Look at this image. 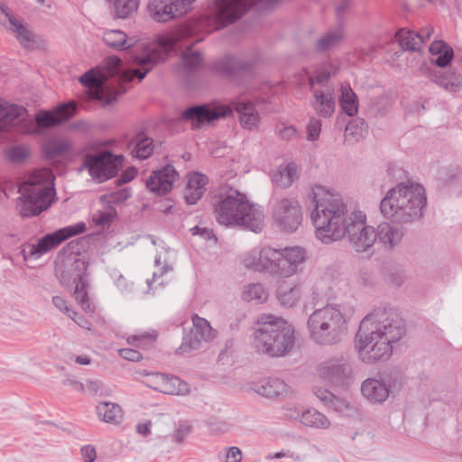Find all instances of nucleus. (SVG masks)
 I'll use <instances>...</instances> for the list:
<instances>
[{
	"instance_id": "1",
	"label": "nucleus",
	"mask_w": 462,
	"mask_h": 462,
	"mask_svg": "<svg viewBox=\"0 0 462 462\" xmlns=\"http://www.w3.org/2000/svg\"><path fill=\"white\" fill-rule=\"evenodd\" d=\"M314 208L310 217L317 239L325 245L339 241L346 236L350 247L368 252L376 242L375 228L366 224L360 210L349 211L341 195L333 189L315 185L312 189Z\"/></svg>"
},
{
	"instance_id": "2",
	"label": "nucleus",
	"mask_w": 462,
	"mask_h": 462,
	"mask_svg": "<svg viewBox=\"0 0 462 462\" xmlns=\"http://www.w3.org/2000/svg\"><path fill=\"white\" fill-rule=\"evenodd\" d=\"M180 38L176 35H158L156 40L148 44H142L133 53L134 69H124L122 60L116 56L108 57L105 60L102 70L93 68L79 78V82L89 88L91 97L110 105L116 101V97L106 94V82L111 78H117L120 83L118 94H123L126 88L123 83L131 82L134 79L139 81L159 62L164 60L171 51L177 45Z\"/></svg>"
},
{
	"instance_id": "3",
	"label": "nucleus",
	"mask_w": 462,
	"mask_h": 462,
	"mask_svg": "<svg viewBox=\"0 0 462 462\" xmlns=\"http://www.w3.org/2000/svg\"><path fill=\"white\" fill-rule=\"evenodd\" d=\"M404 334V321L395 309H374L361 320L355 337L358 358L366 365L387 360L393 353V344Z\"/></svg>"
},
{
	"instance_id": "4",
	"label": "nucleus",
	"mask_w": 462,
	"mask_h": 462,
	"mask_svg": "<svg viewBox=\"0 0 462 462\" xmlns=\"http://www.w3.org/2000/svg\"><path fill=\"white\" fill-rule=\"evenodd\" d=\"M217 221L223 226H239L254 233L264 226L263 208L248 201L246 196L237 189L223 187L212 199Z\"/></svg>"
},
{
	"instance_id": "5",
	"label": "nucleus",
	"mask_w": 462,
	"mask_h": 462,
	"mask_svg": "<svg viewBox=\"0 0 462 462\" xmlns=\"http://www.w3.org/2000/svg\"><path fill=\"white\" fill-rule=\"evenodd\" d=\"M427 198L424 187L412 181L390 189L380 203L382 215L396 224H411L422 217Z\"/></svg>"
},
{
	"instance_id": "6",
	"label": "nucleus",
	"mask_w": 462,
	"mask_h": 462,
	"mask_svg": "<svg viewBox=\"0 0 462 462\" xmlns=\"http://www.w3.org/2000/svg\"><path fill=\"white\" fill-rule=\"evenodd\" d=\"M295 342L294 328L285 319L272 314H263L253 333L252 346L271 357L289 353Z\"/></svg>"
},
{
	"instance_id": "7",
	"label": "nucleus",
	"mask_w": 462,
	"mask_h": 462,
	"mask_svg": "<svg viewBox=\"0 0 462 462\" xmlns=\"http://www.w3.org/2000/svg\"><path fill=\"white\" fill-rule=\"evenodd\" d=\"M307 328L313 342L328 346L342 341L347 324L339 305L327 304L309 316Z\"/></svg>"
},
{
	"instance_id": "8",
	"label": "nucleus",
	"mask_w": 462,
	"mask_h": 462,
	"mask_svg": "<svg viewBox=\"0 0 462 462\" xmlns=\"http://www.w3.org/2000/svg\"><path fill=\"white\" fill-rule=\"evenodd\" d=\"M18 184L17 208L24 217L40 215L49 208L55 196V175H26Z\"/></svg>"
},
{
	"instance_id": "9",
	"label": "nucleus",
	"mask_w": 462,
	"mask_h": 462,
	"mask_svg": "<svg viewBox=\"0 0 462 462\" xmlns=\"http://www.w3.org/2000/svg\"><path fill=\"white\" fill-rule=\"evenodd\" d=\"M111 143L95 141L86 144L79 171L87 170L88 173H137L134 167L123 170L126 159L123 154L114 153L106 148Z\"/></svg>"
},
{
	"instance_id": "10",
	"label": "nucleus",
	"mask_w": 462,
	"mask_h": 462,
	"mask_svg": "<svg viewBox=\"0 0 462 462\" xmlns=\"http://www.w3.org/2000/svg\"><path fill=\"white\" fill-rule=\"evenodd\" d=\"M314 375L327 385L346 388L354 380L353 364L344 355H336L318 362Z\"/></svg>"
},
{
	"instance_id": "11",
	"label": "nucleus",
	"mask_w": 462,
	"mask_h": 462,
	"mask_svg": "<svg viewBox=\"0 0 462 462\" xmlns=\"http://www.w3.org/2000/svg\"><path fill=\"white\" fill-rule=\"evenodd\" d=\"M88 263L79 257V244L69 242L59 254L55 273L63 286H70L85 281Z\"/></svg>"
},
{
	"instance_id": "12",
	"label": "nucleus",
	"mask_w": 462,
	"mask_h": 462,
	"mask_svg": "<svg viewBox=\"0 0 462 462\" xmlns=\"http://www.w3.org/2000/svg\"><path fill=\"white\" fill-rule=\"evenodd\" d=\"M272 218L274 226L282 232L294 233L303 221V209L298 199L282 198L273 202Z\"/></svg>"
},
{
	"instance_id": "13",
	"label": "nucleus",
	"mask_w": 462,
	"mask_h": 462,
	"mask_svg": "<svg viewBox=\"0 0 462 462\" xmlns=\"http://www.w3.org/2000/svg\"><path fill=\"white\" fill-rule=\"evenodd\" d=\"M192 326L183 329L182 343L176 350L177 354H187L198 350L202 341H211L216 337V330L209 322L197 314L191 318Z\"/></svg>"
},
{
	"instance_id": "14",
	"label": "nucleus",
	"mask_w": 462,
	"mask_h": 462,
	"mask_svg": "<svg viewBox=\"0 0 462 462\" xmlns=\"http://www.w3.org/2000/svg\"><path fill=\"white\" fill-rule=\"evenodd\" d=\"M86 231V225L79 222L75 225L68 226L56 230L53 233L46 234L38 240L36 244L30 245L29 254L35 259L46 254L52 248L58 246L65 240L82 234Z\"/></svg>"
},
{
	"instance_id": "15",
	"label": "nucleus",
	"mask_w": 462,
	"mask_h": 462,
	"mask_svg": "<svg viewBox=\"0 0 462 462\" xmlns=\"http://www.w3.org/2000/svg\"><path fill=\"white\" fill-rule=\"evenodd\" d=\"M232 114V109L226 105L211 106L208 104L189 106L181 113V118L191 123L193 128H199L219 118Z\"/></svg>"
},
{
	"instance_id": "16",
	"label": "nucleus",
	"mask_w": 462,
	"mask_h": 462,
	"mask_svg": "<svg viewBox=\"0 0 462 462\" xmlns=\"http://www.w3.org/2000/svg\"><path fill=\"white\" fill-rule=\"evenodd\" d=\"M400 383L397 378L391 375H385L380 379L367 378L361 385L363 396L373 403H383L399 388Z\"/></svg>"
},
{
	"instance_id": "17",
	"label": "nucleus",
	"mask_w": 462,
	"mask_h": 462,
	"mask_svg": "<svg viewBox=\"0 0 462 462\" xmlns=\"http://www.w3.org/2000/svg\"><path fill=\"white\" fill-rule=\"evenodd\" d=\"M27 117V110L23 106L8 104L0 99V131L14 127L18 132L29 133L32 124Z\"/></svg>"
},
{
	"instance_id": "18",
	"label": "nucleus",
	"mask_w": 462,
	"mask_h": 462,
	"mask_svg": "<svg viewBox=\"0 0 462 462\" xmlns=\"http://www.w3.org/2000/svg\"><path fill=\"white\" fill-rule=\"evenodd\" d=\"M277 257L279 250L266 246L259 251H252L245 257L244 263L247 268L265 272L273 277Z\"/></svg>"
},
{
	"instance_id": "19",
	"label": "nucleus",
	"mask_w": 462,
	"mask_h": 462,
	"mask_svg": "<svg viewBox=\"0 0 462 462\" xmlns=\"http://www.w3.org/2000/svg\"><path fill=\"white\" fill-rule=\"evenodd\" d=\"M313 98L310 106L316 115L323 118H330L336 110V92L333 86H325L311 90Z\"/></svg>"
},
{
	"instance_id": "20",
	"label": "nucleus",
	"mask_w": 462,
	"mask_h": 462,
	"mask_svg": "<svg viewBox=\"0 0 462 462\" xmlns=\"http://www.w3.org/2000/svg\"><path fill=\"white\" fill-rule=\"evenodd\" d=\"M77 110L74 102L58 106L53 110H42L35 116V122L40 128H51L72 117Z\"/></svg>"
},
{
	"instance_id": "21",
	"label": "nucleus",
	"mask_w": 462,
	"mask_h": 462,
	"mask_svg": "<svg viewBox=\"0 0 462 462\" xmlns=\"http://www.w3.org/2000/svg\"><path fill=\"white\" fill-rule=\"evenodd\" d=\"M253 67L252 61L233 56L224 57L213 64V69L217 73L228 78H233L242 73H251Z\"/></svg>"
},
{
	"instance_id": "22",
	"label": "nucleus",
	"mask_w": 462,
	"mask_h": 462,
	"mask_svg": "<svg viewBox=\"0 0 462 462\" xmlns=\"http://www.w3.org/2000/svg\"><path fill=\"white\" fill-rule=\"evenodd\" d=\"M174 0H152L147 10L150 16L158 23H166L185 14L179 11Z\"/></svg>"
},
{
	"instance_id": "23",
	"label": "nucleus",
	"mask_w": 462,
	"mask_h": 462,
	"mask_svg": "<svg viewBox=\"0 0 462 462\" xmlns=\"http://www.w3.org/2000/svg\"><path fill=\"white\" fill-rule=\"evenodd\" d=\"M421 69H425L424 73L428 75L431 81L448 92H458L462 88L461 76L455 70L441 72L428 68L426 65Z\"/></svg>"
},
{
	"instance_id": "24",
	"label": "nucleus",
	"mask_w": 462,
	"mask_h": 462,
	"mask_svg": "<svg viewBox=\"0 0 462 462\" xmlns=\"http://www.w3.org/2000/svg\"><path fill=\"white\" fill-rule=\"evenodd\" d=\"M252 389L257 394L266 398L287 396L290 393V387L286 383L280 378L274 377L254 383Z\"/></svg>"
},
{
	"instance_id": "25",
	"label": "nucleus",
	"mask_w": 462,
	"mask_h": 462,
	"mask_svg": "<svg viewBox=\"0 0 462 462\" xmlns=\"http://www.w3.org/2000/svg\"><path fill=\"white\" fill-rule=\"evenodd\" d=\"M208 183L207 175H189L184 191V199L189 205H194L201 199Z\"/></svg>"
},
{
	"instance_id": "26",
	"label": "nucleus",
	"mask_w": 462,
	"mask_h": 462,
	"mask_svg": "<svg viewBox=\"0 0 462 462\" xmlns=\"http://www.w3.org/2000/svg\"><path fill=\"white\" fill-rule=\"evenodd\" d=\"M376 240L389 247L397 245L404 236V230L401 226H394L389 222H383L375 229Z\"/></svg>"
},
{
	"instance_id": "27",
	"label": "nucleus",
	"mask_w": 462,
	"mask_h": 462,
	"mask_svg": "<svg viewBox=\"0 0 462 462\" xmlns=\"http://www.w3.org/2000/svg\"><path fill=\"white\" fill-rule=\"evenodd\" d=\"M128 148L131 149V154L134 158L144 160L153 152V140L140 132L130 140Z\"/></svg>"
},
{
	"instance_id": "28",
	"label": "nucleus",
	"mask_w": 462,
	"mask_h": 462,
	"mask_svg": "<svg viewBox=\"0 0 462 462\" xmlns=\"http://www.w3.org/2000/svg\"><path fill=\"white\" fill-rule=\"evenodd\" d=\"M313 393L325 406L337 412H343L349 408L346 399L336 396L328 388L316 386L313 388Z\"/></svg>"
},
{
	"instance_id": "29",
	"label": "nucleus",
	"mask_w": 462,
	"mask_h": 462,
	"mask_svg": "<svg viewBox=\"0 0 462 462\" xmlns=\"http://www.w3.org/2000/svg\"><path fill=\"white\" fill-rule=\"evenodd\" d=\"M235 109L240 115V123L243 127L248 130H254L258 127L260 116L252 103L236 102Z\"/></svg>"
},
{
	"instance_id": "30",
	"label": "nucleus",
	"mask_w": 462,
	"mask_h": 462,
	"mask_svg": "<svg viewBox=\"0 0 462 462\" xmlns=\"http://www.w3.org/2000/svg\"><path fill=\"white\" fill-rule=\"evenodd\" d=\"M296 420L304 426L327 430L330 427L329 420L321 412L314 409H308L304 411L298 412Z\"/></svg>"
},
{
	"instance_id": "31",
	"label": "nucleus",
	"mask_w": 462,
	"mask_h": 462,
	"mask_svg": "<svg viewBox=\"0 0 462 462\" xmlns=\"http://www.w3.org/2000/svg\"><path fill=\"white\" fill-rule=\"evenodd\" d=\"M96 410L98 418L106 423L118 425L123 420V410L117 403L103 402Z\"/></svg>"
},
{
	"instance_id": "32",
	"label": "nucleus",
	"mask_w": 462,
	"mask_h": 462,
	"mask_svg": "<svg viewBox=\"0 0 462 462\" xmlns=\"http://www.w3.org/2000/svg\"><path fill=\"white\" fill-rule=\"evenodd\" d=\"M344 37L341 27H337L320 36L315 44V50L319 52H326L337 47Z\"/></svg>"
},
{
	"instance_id": "33",
	"label": "nucleus",
	"mask_w": 462,
	"mask_h": 462,
	"mask_svg": "<svg viewBox=\"0 0 462 462\" xmlns=\"http://www.w3.org/2000/svg\"><path fill=\"white\" fill-rule=\"evenodd\" d=\"M4 15L8 19L11 30L16 33V37L20 43L25 48L32 46L35 42L34 35L27 26L7 12H4Z\"/></svg>"
},
{
	"instance_id": "34",
	"label": "nucleus",
	"mask_w": 462,
	"mask_h": 462,
	"mask_svg": "<svg viewBox=\"0 0 462 462\" xmlns=\"http://www.w3.org/2000/svg\"><path fill=\"white\" fill-rule=\"evenodd\" d=\"M339 102L342 110L349 116H354L358 111V99L349 84H342Z\"/></svg>"
},
{
	"instance_id": "35",
	"label": "nucleus",
	"mask_w": 462,
	"mask_h": 462,
	"mask_svg": "<svg viewBox=\"0 0 462 462\" xmlns=\"http://www.w3.org/2000/svg\"><path fill=\"white\" fill-rule=\"evenodd\" d=\"M174 175H150L149 179L146 180L147 189L159 195L163 196L170 192L172 189L173 180L170 177Z\"/></svg>"
},
{
	"instance_id": "36",
	"label": "nucleus",
	"mask_w": 462,
	"mask_h": 462,
	"mask_svg": "<svg viewBox=\"0 0 462 462\" xmlns=\"http://www.w3.org/2000/svg\"><path fill=\"white\" fill-rule=\"evenodd\" d=\"M396 37L402 48L406 51H419L423 42L421 34L405 29L399 30L396 33Z\"/></svg>"
},
{
	"instance_id": "37",
	"label": "nucleus",
	"mask_w": 462,
	"mask_h": 462,
	"mask_svg": "<svg viewBox=\"0 0 462 462\" xmlns=\"http://www.w3.org/2000/svg\"><path fill=\"white\" fill-rule=\"evenodd\" d=\"M304 292V288L298 284L291 288H280L277 291V297L281 304L291 308L294 306Z\"/></svg>"
},
{
	"instance_id": "38",
	"label": "nucleus",
	"mask_w": 462,
	"mask_h": 462,
	"mask_svg": "<svg viewBox=\"0 0 462 462\" xmlns=\"http://www.w3.org/2000/svg\"><path fill=\"white\" fill-rule=\"evenodd\" d=\"M367 131V125L362 118H355L348 122L345 128V142L353 143L363 137Z\"/></svg>"
},
{
	"instance_id": "39",
	"label": "nucleus",
	"mask_w": 462,
	"mask_h": 462,
	"mask_svg": "<svg viewBox=\"0 0 462 462\" xmlns=\"http://www.w3.org/2000/svg\"><path fill=\"white\" fill-rule=\"evenodd\" d=\"M70 143L66 139L52 138L47 141L43 145V151L48 158L60 156L69 151Z\"/></svg>"
},
{
	"instance_id": "40",
	"label": "nucleus",
	"mask_w": 462,
	"mask_h": 462,
	"mask_svg": "<svg viewBox=\"0 0 462 462\" xmlns=\"http://www.w3.org/2000/svg\"><path fill=\"white\" fill-rule=\"evenodd\" d=\"M113 7L115 16L125 19L137 11L139 0H108Z\"/></svg>"
},
{
	"instance_id": "41",
	"label": "nucleus",
	"mask_w": 462,
	"mask_h": 462,
	"mask_svg": "<svg viewBox=\"0 0 462 462\" xmlns=\"http://www.w3.org/2000/svg\"><path fill=\"white\" fill-rule=\"evenodd\" d=\"M103 41L110 48L116 50H125L130 48L126 45L127 35L121 30H107L103 34Z\"/></svg>"
},
{
	"instance_id": "42",
	"label": "nucleus",
	"mask_w": 462,
	"mask_h": 462,
	"mask_svg": "<svg viewBox=\"0 0 462 462\" xmlns=\"http://www.w3.org/2000/svg\"><path fill=\"white\" fill-rule=\"evenodd\" d=\"M165 387H162L163 389V393L165 394H173V395H186L189 393V384L182 381L178 376H169L167 375Z\"/></svg>"
},
{
	"instance_id": "43",
	"label": "nucleus",
	"mask_w": 462,
	"mask_h": 462,
	"mask_svg": "<svg viewBox=\"0 0 462 462\" xmlns=\"http://www.w3.org/2000/svg\"><path fill=\"white\" fill-rule=\"evenodd\" d=\"M242 298L245 301L263 303L267 300V293L260 283H251L245 287Z\"/></svg>"
},
{
	"instance_id": "44",
	"label": "nucleus",
	"mask_w": 462,
	"mask_h": 462,
	"mask_svg": "<svg viewBox=\"0 0 462 462\" xmlns=\"http://www.w3.org/2000/svg\"><path fill=\"white\" fill-rule=\"evenodd\" d=\"M277 258L273 277L277 279L288 278L297 273L296 267L292 266L291 263L287 261V258L281 250H279V257Z\"/></svg>"
},
{
	"instance_id": "45",
	"label": "nucleus",
	"mask_w": 462,
	"mask_h": 462,
	"mask_svg": "<svg viewBox=\"0 0 462 462\" xmlns=\"http://www.w3.org/2000/svg\"><path fill=\"white\" fill-rule=\"evenodd\" d=\"M86 286V281L75 284L73 296L85 312H93L94 310L91 308Z\"/></svg>"
},
{
	"instance_id": "46",
	"label": "nucleus",
	"mask_w": 462,
	"mask_h": 462,
	"mask_svg": "<svg viewBox=\"0 0 462 462\" xmlns=\"http://www.w3.org/2000/svg\"><path fill=\"white\" fill-rule=\"evenodd\" d=\"M281 251L287 258V261L291 263L292 266L296 267V271H298L299 265L306 260V252L302 247H286Z\"/></svg>"
},
{
	"instance_id": "47",
	"label": "nucleus",
	"mask_w": 462,
	"mask_h": 462,
	"mask_svg": "<svg viewBox=\"0 0 462 462\" xmlns=\"http://www.w3.org/2000/svg\"><path fill=\"white\" fill-rule=\"evenodd\" d=\"M182 60L185 67L189 69H197L202 62V55L199 51H193L189 48L182 53Z\"/></svg>"
},
{
	"instance_id": "48",
	"label": "nucleus",
	"mask_w": 462,
	"mask_h": 462,
	"mask_svg": "<svg viewBox=\"0 0 462 462\" xmlns=\"http://www.w3.org/2000/svg\"><path fill=\"white\" fill-rule=\"evenodd\" d=\"M330 76L331 73L326 69H322L317 71L315 76L310 78V90H313V88H319L325 86H332L331 84L328 83Z\"/></svg>"
},
{
	"instance_id": "49",
	"label": "nucleus",
	"mask_w": 462,
	"mask_h": 462,
	"mask_svg": "<svg viewBox=\"0 0 462 462\" xmlns=\"http://www.w3.org/2000/svg\"><path fill=\"white\" fill-rule=\"evenodd\" d=\"M322 123L321 120L311 116L308 122L306 127L307 133V140L308 141H316L319 139L320 132H321Z\"/></svg>"
},
{
	"instance_id": "50",
	"label": "nucleus",
	"mask_w": 462,
	"mask_h": 462,
	"mask_svg": "<svg viewBox=\"0 0 462 462\" xmlns=\"http://www.w3.org/2000/svg\"><path fill=\"white\" fill-rule=\"evenodd\" d=\"M166 379H167V374H165L152 373V374H148L147 384L151 388L163 393V389L161 387H165V384L167 382Z\"/></svg>"
},
{
	"instance_id": "51",
	"label": "nucleus",
	"mask_w": 462,
	"mask_h": 462,
	"mask_svg": "<svg viewBox=\"0 0 462 462\" xmlns=\"http://www.w3.org/2000/svg\"><path fill=\"white\" fill-rule=\"evenodd\" d=\"M28 155V151L23 146H14L8 150L7 157L13 162H21Z\"/></svg>"
},
{
	"instance_id": "52",
	"label": "nucleus",
	"mask_w": 462,
	"mask_h": 462,
	"mask_svg": "<svg viewBox=\"0 0 462 462\" xmlns=\"http://www.w3.org/2000/svg\"><path fill=\"white\" fill-rule=\"evenodd\" d=\"M52 303L53 305L60 310V311L64 312L69 318L71 319H74V317L77 316V312L74 311L66 302V300L60 297V296H54L52 297Z\"/></svg>"
},
{
	"instance_id": "53",
	"label": "nucleus",
	"mask_w": 462,
	"mask_h": 462,
	"mask_svg": "<svg viewBox=\"0 0 462 462\" xmlns=\"http://www.w3.org/2000/svg\"><path fill=\"white\" fill-rule=\"evenodd\" d=\"M132 195L129 188L119 189L108 195V202L110 203H123L128 199Z\"/></svg>"
},
{
	"instance_id": "54",
	"label": "nucleus",
	"mask_w": 462,
	"mask_h": 462,
	"mask_svg": "<svg viewBox=\"0 0 462 462\" xmlns=\"http://www.w3.org/2000/svg\"><path fill=\"white\" fill-rule=\"evenodd\" d=\"M154 340V337L151 334L145 333L142 335H134L128 337L127 341L129 344L134 345L137 347H143L146 344H150Z\"/></svg>"
},
{
	"instance_id": "55",
	"label": "nucleus",
	"mask_w": 462,
	"mask_h": 462,
	"mask_svg": "<svg viewBox=\"0 0 462 462\" xmlns=\"http://www.w3.org/2000/svg\"><path fill=\"white\" fill-rule=\"evenodd\" d=\"M454 57V51L452 48H447L446 51L440 54H438V57L432 60V63L437 65L439 68L447 67Z\"/></svg>"
},
{
	"instance_id": "56",
	"label": "nucleus",
	"mask_w": 462,
	"mask_h": 462,
	"mask_svg": "<svg viewBox=\"0 0 462 462\" xmlns=\"http://www.w3.org/2000/svg\"><path fill=\"white\" fill-rule=\"evenodd\" d=\"M297 175H273L272 182L279 188H289L295 180Z\"/></svg>"
},
{
	"instance_id": "57",
	"label": "nucleus",
	"mask_w": 462,
	"mask_h": 462,
	"mask_svg": "<svg viewBox=\"0 0 462 462\" xmlns=\"http://www.w3.org/2000/svg\"><path fill=\"white\" fill-rule=\"evenodd\" d=\"M119 355L122 358H124L125 360L132 361V362H137L143 358V356L139 351L132 349V348L120 349Z\"/></svg>"
},
{
	"instance_id": "58",
	"label": "nucleus",
	"mask_w": 462,
	"mask_h": 462,
	"mask_svg": "<svg viewBox=\"0 0 462 462\" xmlns=\"http://www.w3.org/2000/svg\"><path fill=\"white\" fill-rule=\"evenodd\" d=\"M84 462H94L97 458L96 448L92 445H86L80 448Z\"/></svg>"
},
{
	"instance_id": "59",
	"label": "nucleus",
	"mask_w": 462,
	"mask_h": 462,
	"mask_svg": "<svg viewBox=\"0 0 462 462\" xmlns=\"http://www.w3.org/2000/svg\"><path fill=\"white\" fill-rule=\"evenodd\" d=\"M242 460V451L237 447H230L226 454V462H240Z\"/></svg>"
},
{
	"instance_id": "60",
	"label": "nucleus",
	"mask_w": 462,
	"mask_h": 462,
	"mask_svg": "<svg viewBox=\"0 0 462 462\" xmlns=\"http://www.w3.org/2000/svg\"><path fill=\"white\" fill-rule=\"evenodd\" d=\"M103 386V383L98 380H88L86 383L88 392L93 395L102 394Z\"/></svg>"
},
{
	"instance_id": "61",
	"label": "nucleus",
	"mask_w": 462,
	"mask_h": 462,
	"mask_svg": "<svg viewBox=\"0 0 462 462\" xmlns=\"http://www.w3.org/2000/svg\"><path fill=\"white\" fill-rule=\"evenodd\" d=\"M447 48H451V47L441 40L434 41L430 46V52L432 55H438V54L444 52Z\"/></svg>"
},
{
	"instance_id": "62",
	"label": "nucleus",
	"mask_w": 462,
	"mask_h": 462,
	"mask_svg": "<svg viewBox=\"0 0 462 462\" xmlns=\"http://www.w3.org/2000/svg\"><path fill=\"white\" fill-rule=\"evenodd\" d=\"M111 219V215L107 212L98 211L93 215V221L98 226L108 224Z\"/></svg>"
},
{
	"instance_id": "63",
	"label": "nucleus",
	"mask_w": 462,
	"mask_h": 462,
	"mask_svg": "<svg viewBox=\"0 0 462 462\" xmlns=\"http://www.w3.org/2000/svg\"><path fill=\"white\" fill-rule=\"evenodd\" d=\"M279 136L282 140H291L294 138L297 134V130L295 127L290 125V126H284L278 132Z\"/></svg>"
},
{
	"instance_id": "64",
	"label": "nucleus",
	"mask_w": 462,
	"mask_h": 462,
	"mask_svg": "<svg viewBox=\"0 0 462 462\" xmlns=\"http://www.w3.org/2000/svg\"><path fill=\"white\" fill-rule=\"evenodd\" d=\"M190 428L188 425H181L180 426L174 433V440L178 443L183 442L184 439L187 437V435L189 433Z\"/></svg>"
}]
</instances>
